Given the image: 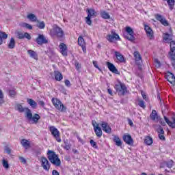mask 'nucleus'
<instances>
[{
    "instance_id": "nucleus-1",
    "label": "nucleus",
    "mask_w": 175,
    "mask_h": 175,
    "mask_svg": "<svg viewBox=\"0 0 175 175\" xmlns=\"http://www.w3.org/2000/svg\"><path fill=\"white\" fill-rule=\"evenodd\" d=\"M17 110L19 113H24L25 111V117L28 121H31V124H36L39 120H40V116L38 113L32 115V111L28 107L24 108L23 105L18 104L17 105Z\"/></svg>"
},
{
    "instance_id": "nucleus-2",
    "label": "nucleus",
    "mask_w": 175,
    "mask_h": 175,
    "mask_svg": "<svg viewBox=\"0 0 175 175\" xmlns=\"http://www.w3.org/2000/svg\"><path fill=\"white\" fill-rule=\"evenodd\" d=\"M48 159L55 166H61V160L58 157V155L53 150H48L47 152Z\"/></svg>"
},
{
    "instance_id": "nucleus-3",
    "label": "nucleus",
    "mask_w": 175,
    "mask_h": 175,
    "mask_svg": "<svg viewBox=\"0 0 175 175\" xmlns=\"http://www.w3.org/2000/svg\"><path fill=\"white\" fill-rule=\"evenodd\" d=\"M51 36H57V38H62L64 36V31L57 25H54L53 29L50 31Z\"/></svg>"
},
{
    "instance_id": "nucleus-4",
    "label": "nucleus",
    "mask_w": 175,
    "mask_h": 175,
    "mask_svg": "<svg viewBox=\"0 0 175 175\" xmlns=\"http://www.w3.org/2000/svg\"><path fill=\"white\" fill-rule=\"evenodd\" d=\"M114 88L120 96H124L126 94L127 88L125 83L119 82L118 84L114 85Z\"/></svg>"
},
{
    "instance_id": "nucleus-5",
    "label": "nucleus",
    "mask_w": 175,
    "mask_h": 175,
    "mask_svg": "<svg viewBox=\"0 0 175 175\" xmlns=\"http://www.w3.org/2000/svg\"><path fill=\"white\" fill-rule=\"evenodd\" d=\"M52 103L59 111H66V107L58 98H52Z\"/></svg>"
},
{
    "instance_id": "nucleus-6",
    "label": "nucleus",
    "mask_w": 175,
    "mask_h": 175,
    "mask_svg": "<svg viewBox=\"0 0 175 175\" xmlns=\"http://www.w3.org/2000/svg\"><path fill=\"white\" fill-rule=\"evenodd\" d=\"M126 33L124 34V37L125 38V39L130 40V42H135L136 38H135V36H133V34L135 33L133 29H132V28L130 27H126Z\"/></svg>"
},
{
    "instance_id": "nucleus-7",
    "label": "nucleus",
    "mask_w": 175,
    "mask_h": 175,
    "mask_svg": "<svg viewBox=\"0 0 175 175\" xmlns=\"http://www.w3.org/2000/svg\"><path fill=\"white\" fill-rule=\"evenodd\" d=\"M170 58L172 62V65L175 69V42H170V51L169 52Z\"/></svg>"
},
{
    "instance_id": "nucleus-8",
    "label": "nucleus",
    "mask_w": 175,
    "mask_h": 175,
    "mask_svg": "<svg viewBox=\"0 0 175 175\" xmlns=\"http://www.w3.org/2000/svg\"><path fill=\"white\" fill-rule=\"evenodd\" d=\"M49 131L52 136H53L54 139H55V140H57L58 143H61V142H62V139H61L59 131H58V129L55 128V126H50Z\"/></svg>"
},
{
    "instance_id": "nucleus-9",
    "label": "nucleus",
    "mask_w": 175,
    "mask_h": 175,
    "mask_svg": "<svg viewBox=\"0 0 175 175\" xmlns=\"http://www.w3.org/2000/svg\"><path fill=\"white\" fill-rule=\"evenodd\" d=\"M95 16V10L88 9V16L85 18L86 24L88 25H91L92 24V21H91V17Z\"/></svg>"
},
{
    "instance_id": "nucleus-10",
    "label": "nucleus",
    "mask_w": 175,
    "mask_h": 175,
    "mask_svg": "<svg viewBox=\"0 0 175 175\" xmlns=\"http://www.w3.org/2000/svg\"><path fill=\"white\" fill-rule=\"evenodd\" d=\"M120 40V36L117 34L115 31H111V34L107 36V40L111 43L114 42V40Z\"/></svg>"
},
{
    "instance_id": "nucleus-11",
    "label": "nucleus",
    "mask_w": 175,
    "mask_h": 175,
    "mask_svg": "<svg viewBox=\"0 0 175 175\" xmlns=\"http://www.w3.org/2000/svg\"><path fill=\"white\" fill-rule=\"evenodd\" d=\"M155 17L156 20H157V21H160L161 23L164 25V27L169 26V23L167 22V21H166V18H165V17H163L162 15L157 14Z\"/></svg>"
},
{
    "instance_id": "nucleus-12",
    "label": "nucleus",
    "mask_w": 175,
    "mask_h": 175,
    "mask_svg": "<svg viewBox=\"0 0 175 175\" xmlns=\"http://www.w3.org/2000/svg\"><path fill=\"white\" fill-rule=\"evenodd\" d=\"M165 79L170 83V84H172V85H175V76L174 74L168 72L165 75Z\"/></svg>"
},
{
    "instance_id": "nucleus-13",
    "label": "nucleus",
    "mask_w": 175,
    "mask_h": 175,
    "mask_svg": "<svg viewBox=\"0 0 175 175\" xmlns=\"http://www.w3.org/2000/svg\"><path fill=\"white\" fill-rule=\"evenodd\" d=\"M123 140L124 143L129 144V146H133V139L131 135H123Z\"/></svg>"
},
{
    "instance_id": "nucleus-14",
    "label": "nucleus",
    "mask_w": 175,
    "mask_h": 175,
    "mask_svg": "<svg viewBox=\"0 0 175 175\" xmlns=\"http://www.w3.org/2000/svg\"><path fill=\"white\" fill-rule=\"evenodd\" d=\"M107 66L110 72H112V73H116V75H120V71L117 70V68H116V66H114V64L107 62Z\"/></svg>"
},
{
    "instance_id": "nucleus-15",
    "label": "nucleus",
    "mask_w": 175,
    "mask_h": 175,
    "mask_svg": "<svg viewBox=\"0 0 175 175\" xmlns=\"http://www.w3.org/2000/svg\"><path fill=\"white\" fill-rule=\"evenodd\" d=\"M59 48L60 49V53L64 55V57H66L68 55V46H66V44L64 43H61L59 45Z\"/></svg>"
},
{
    "instance_id": "nucleus-16",
    "label": "nucleus",
    "mask_w": 175,
    "mask_h": 175,
    "mask_svg": "<svg viewBox=\"0 0 175 175\" xmlns=\"http://www.w3.org/2000/svg\"><path fill=\"white\" fill-rule=\"evenodd\" d=\"M144 29L146 32L147 36L150 38V39H152V38H154V31H152V29H151L148 25H145Z\"/></svg>"
},
{
    "instance_id": "nucleus-17",
    "label": "nucleus",
    "mask_w": 175,
    "mask_h": 175,
    "mask_svg": "<svg viewBox=\"0 0 175 175\" xmlns=\"http://www.w3.org/2000/svg\"><path fill=\"white\" fill-rule=\"evenodd\" d=\"M101 126L104 132H106V133H111V128L109 126V124H107V122H103Z\"/></svg>"
},
{
    "instance_id": "nucleus-18",
    "label": "nucleus",
    "mask_w": 175,
    "mask_h": 175,
    "mask_svg": "<svg viewBox=\"0 0 175 175\" xmlns=\"http://www.w3.org/2000/svg\"><path fill=\"white\" fill-rule=\"evenodd\" d=\"M134 57L135 58V64L137 65H142V55H140V53L138 51L134 52Z\"/></svg>"
},
{
    "instance_id": "nucleus-19",
    "label": "nucleus",
    "mask_w": 175,
    "mask_h": 175,
    "mask_svg": "<svg viewBox=\"0 0 175 175\" xmlns=\"http://www.w3.org/2000/svg\"><path fill=\"white\" fill-rule=\"evenodd\" d=\"M92 124H93V126L94 127V132L97 137H102V129H100V127H99L98 124L96 127H95L94 123H92Z\"/></svg>"
},
{
    "instance_id": "nucleus-20",
    "label": "nucleus",
    "mask_w": 175,
    "mask_h": 175,
    "mask_svg": "<svg viewBox=\"0 0 175 175\" xmlns=\"http://www.w3.org/2000/svg\"><path fill=\"white\" fill-rule=\"evenodd\" d=\"M36 42L39 46H42L44 43V36L43 34H39L38 38L36 39Z\"/></svg>"
},
{
    "instance_id": "nucleus-21",
    "label": "nucleus",
    "mask_w": 175,
    "mask_h": 175,
    "mask_svg": "<svg viewBox=\"0 0 175 175\" xmlns=\"http://www.w3.org/2000/svg\"><path fill=\"white\" fill-rule=\"evenodd\" d=\"M115 55H116L118 61H119V62H121V63L125 62V58L124 57V55H122V54H121V53H120L118 51H115Z\"/></svg>"
},
{
    "instance_id": "nucleus-22",
    "label": "nucleus",
    "mask_w": 175,
    "mask_h": 175,
    "mask_svg": "<svg viewBox=\"0 0 175 175\" xmlns=\"http://www.w3.org/2000/svg\"><path fill=\"white\" fill-rule=\"evenodd\" d=\"M27 102L31 106V107L33 108V109L38 107V103L35 100H33V99L27 98Z\"/></svg>"
},
{
    "instance_id": "nucleus-23",
    "label": "nucleus",
    "mask_w": 175,
    "mask_h": 175,
    "mask_svg": "<svg viewBox=\"0 0 175 175\" xmlns=\"http://www.w3.org/2000/svg\"><path fill=\"white\" fill-rule=\"evenodd\" d=\"M8 34L5 32L0 31V46L3 44V40H6Z\"/></svg>"
},
{
    "instance_id": "nucleus-24",
    "label": "nucleus",
    "mask_w": 175,
    "mask_h": 175,
    "mask_svg": "<svg viewBox=\"0 0 175 175\" xmlns=\"http://www.w3.org/2000/svg\"><path fill=\"white\" fill-rule=\"evenodd\" d=\"M113 142L115 143L116 146H118V147H121V146H122V142L121 141L120 137L117 135L114 136Z\"/></svg>"
},
{
    "instance_id": "nucleus-25",
    "label": "nucleus",
    "mask_w": 175,
    "mask_h": 175,
    "mask_svg": "<svg viewBox=\"0 0 175 175\" xmlns=\"http://www.w3.org/2000/svg\"><path fill=\"white\" fill-rule=\"evenodd\" d=\"M54 73H55V79L57 81H61V80L64 79L62 74H61L59 71H55Z\"/></svg>"
},
{
    "instance_id": "nucleus-26",
    "label": "nucleus",
    "mask_w": 175,
    "mask_h": 175,
    "mask_svg": "<svg viewBox=\"0 0 175 175\" xmlns=\"http://www.w3.org/2000/svg\"><path fill=\"white\" fill-rule=\"evenodd\" d=\"M21 144L25 148H29L31 146V143H29V141L24 139L21 140Z\"/></svg>"
},
{
    "instance_id": "nucleus-27",
    "label": "nucleus",
    "mask_w": 175,
    "mask_h": 175,
    "mask_svg": "<svg viewBox=\"0 0 175 175\" xmlns=\"http://www.w3.org/2000/svg\"><path fill=\"white\" fill-rule=\"evenodd\" d=\"M14 47H16V40L14 38H11L8 44V49H13Z\"/></svg>"
},
{
    "instance_id": "nucleus-28",
    "label": "nucleus",
    "mask_w": 175,
    "mask_h": 175,
    "mask_svg": "<svg viewBox=\"0 0 175 175\" xmlns=\"http://www.w3.org/2000/svg\"><path fill=\"white\" fill-rule=\"evenodd\" d=\"M28 54L30 55L31 58H33V59H38V54L33 50H28Z\"/></svg>"
},
{
    "instance_id": "nucleus-29",
    "label": "nucleus",
    "mask_w": 175,
    "mask_h": 175,
    "mask_svg": "<svg viewBox=\"0 0 175 175\" xmlns=\"http://www.w3.org/2000/svg\"><path fill=\"white\" fill-rule=\"evenodd\" d=\"M163 1H166L168 6L170 7V10H173V9H174L175 0H163Z\"/></svg>"
},
{
    "instance_id": "nucleus-30",
    "label": "nucleus",
    "mask_w": 175,
    "mask_h": 175,
    "mask_svg": "<svg viewBox=\"0 0 175 175\" xmlns=\"http://www.w3.org/2000/svg\"><path fill=\"white\" fill-rule=\"evenodd\" d=\"M144 143L146 146H151V144H152V138L150 136H146L144 139Z\"/></svg>"
},
{
    "instance_id": "nucleus-31",
    "label": "nucleus",
    "mask_w": 175,
    "mask_h": 175,
    "mask_svg": "<svg viewBox=\"0 0 175 175\" xmlns=\"http://www.w3.org/2000/svg\"><path fill=\"white\" fill-rule=\"evenodd\" d=\"M150 118L152 121H155L158 118V113H157L156 110H152V113H150Z\"/></svg>"
},
{
    "instance_id": "nucleus-32",
    "label": "nucleus",
    "mask_w": 175,
    "mask_h": 175,
    "mask_svg": "<svg viewBox=\"0 0 175 175\" xmlns=\"http://www.w3.org/2000/svg\"><path fill=\"white\" fill-rule=\"evenodd\" d=\"M27 18L29 20H30V21H32L33 23H35L36 21H37L38 18L36 17V16L33 14H29L27 15Z\"/></svg>"
},
{
    "instance_id": "nucleus-33",
    "label": "nucleus",
    "mask_w": 175,
    "mask_h": 175,
    "mask_svg": "<svg viewBox=\"0 0 175 175\" xmlns=\"http://www.w3.org/2000/svg\"><path fill=\"white\" fill-rule=\"evenodd\" d=\"M101 17L105 18V20H109L110 18V14L107 13L106 11H101L100 12Z\"/></svg>"
},
{
    "instance_id": "nucleus-34",
    "label": "nucleus",
    "mask_w": 175,
    "mask_h": 175,
    "mask_svg": "<svg viewBox=\"0 0 175 175\" xmlns=\"http://www.w3.org/2000/svg\"><path fill=\"white\" fill-rule=\"evenodd\" d=\"M164 120L165 122L167 124V125L170 126V128L175 129L174 123H173L172 122H170V120H169V118H167L166 116H164Z\"/></svg>"
},
{
    "instance_id": "nucleus-35",
    "label": "nucleus",
    "mask_w": 175,
    "mask_h": 175,
    "mask_svg": "<svg viewBox=\"0 0 175 175\" xmlns=\"http://www.w3.org/2000/svg\"><path fill=\"white\" fill-rule=\"evenodd\" d=\"M44 163L45 170H50V163H49V160L46 158H44Z\"/></svg>"
},
{
    "instance_id": "nucleus-36",
    "label": "nucleus",
    "mask_w": 175,
    "mask_h": 175,
    "mask_svg": "<svg viewBox=\"0 0 175 175\" xmlns=\"http://www.w3.org/2000/svg\"><path fill=\"white\" fill-rule=\"evenodd\" d=\"M3 92H2V90L0 89V106L5 103V100H3Z\"/></svg>"
},
{
    "instance_id": "nucleus-37",
    "label": "nucleus",
    "mask_w": 175,
    "mask_h": 175,
    "mask_svg": "<svg viewBox=\"0 0 175 175\" xmlns=\"http://www.w3.org/2000/svg\"><path fill=\"white\" fill-rule=\"evenodd\" d=\"M78 44L81 47H84V38L83 37H79Z\"/></svg>"
},
{
    "instance_id": "nucleus-38",
    "label": "nucleus",
    "mask_w": 175,
    "mask_h": 175,
    "mask_svg": "<svg viewBox=\"0 0 175 175\" xmlns=\"http://www.w3.org/2000/svg\"><path fill=\"white\" fill-rule=\"evenodd\" d=\"M16 36L18 39H24V32L22 31H16Z\"/></svg>"
},
{
    "instance_id": "nucleus-39",
    "label": "nucleus",
    "mask_w": 175,
    "mask_h": 175,
    "mask_svg": "<svg viewBox=\"0 0 175 175\" xmlns=\"http://www.w3.org/2000/svg\"><path fill=\"white\" fill-rule=\"evenodd\" d=\"M163 39V40H165V41L172 40V36H170V34L166 33H164V36Z\"/></svg>"
},
{
    "instance_id": "nucleus-40",
    "label": "nucleus",
    "mask_w": 175,
    "mask_h": 175,
    "mask_svg": "<svg viewBox=\"0 0 175 175\" xmlns=\"http://www.w3.org/2000/svg\"><path fill=\"white\" fill-rule=\"evenodd\" d=\"M138 105L139 106V107H142V109L146 108V103H144L143 100H139L138 101Z\"/></svg>"
},
{
    "instance_id": "nucleus-41",
    "label": "nucleus",
    "mask_w": 175,
    "mask_h": 175,
    "mask_svg": "<svg viewBox=\"0 0 175 175\" xmlns=\"http://www.w3.org/2000/svg\"><path fill=\"white\" fill-rule=\"evenodd\" d=\"M157 132L159 133V135H165V131H163V128H162L161 126H159L157 128Z\"/></svg>"
},
{
    "instance_id": "nucleus-42",
    "label": "nucleus",
    "mask_w": 175,
    "mask_h": 175,
    "mask_svg": "<svg viewBox=\"0 0 175 175\" xmlns=\"http://www.w3.org/2000/svg\"><path fill=\"white\" fill-rule=\"evenodd\" d=\"M22 27H23V28H27V29H32V25L28 23H23Z\"/></svg>"
},
{
    "instance_id": "nucleus-43",
    "label": "nucleus",
    "mask_w": 175,
    "mask_h": 175,
    "mask_svg": "<svg viewBox=\"0 0 175 175\" xmlns=\"http://www.w3.org/2000/svg\"><path fill=\"white\" fill-rule=\"evenodd\" d=\"M46 53L51 57V55H53L54 54V49H53V48H49V50L46 51Z\"/></svg>"
},
{
    "instance_id": "nucleus-44",
    "label": "nucleus",
    "mask_w": 175,
    "mask_h": 175,
    "mask_svg": "<svg viewBox=\"0 0 175 175\" xmlns=\"http://www.w3.org/2000/svg\"><path fill=\"white\" fill-rule=\"evenodd\" d=\"M3 166L5 167V169H9V163L8 161L5 159L3 160Z\"/></svg>"
},
{
    "instance_id": "nucleus-45",
    "label": "nucleus",
    "mask_w": 175,
    "mask_h": 175,
    "mask_svg": "<svg viewBox=\"0 0 175 175\" xmlns=\"http://www.w3.org/2000/svg\"><path fill=\"white\" fill-rule=\"evenodd\" d=\"M64 144L65 146H64V150H70V144H69V143H68V142L65 141L64 142Z\"/></svg>"
},
{
    "instance_id": "nucleus-46",
    "label": "nucleus",
    "mask_w": 175,
    "mask_h": 175,
    "mask_svg": "<svg viewBox=\"0 0 175 175\" xmlns=\"http://www.w3.org/2000/svg\"><path fill=\"white\" fill-rule=\"evenodd\" d=\"M10 96L12 98H14V96H16V91L14 90H11L9 91Z\"/></svg>"
},
{
    "instance_id": "nucleus-47",
    "label": "nucleus",
    "mask_w": 175,
    "mask_h": 175,
    "mask_svg": "<svg viewBox=\"0 0 175 175\" xmlns=\"http://www.w3.org/2000/svg\"><path fill=\"white\" fill-rule=\"evenodd\" d=\"M154 64L157 68H160L161 66V62L158 60V59H154Z\"/></svg>"
},
{
    "instance_id": "nucleus-48",
    "label": "nucleus",
    "mask_w": 175,
    "mask_h": 175,
    "mask_svg": "<svg viewBox=\"0 0 175 175\" xmlns=\"http://www.w3.org/2000/svg\"><path fill=\"white\" fill-rule=\"evenodd\" d=\"M90 144L92 147H94V148H98V146H96V142H95L93 139L90 140Z\"/></svg>"
},
{
    "instance_id": "nucleus-49",
    "label": "nucleus",
    "mask_w": 175,
    "mask_h": 175,
    "mask_svg": "<svg viewBox=\"0 0 175 175\" xmlns=\"http://www.w3.org/2000/svg\"><path fill=\"white\" fill-rule=\"evenodd\" d=\"M27 39L28 40H31V35L29 33H28L27 32L24 33V38Z\"/></svg>"
},
{
    "instance_id": "nucleus-50",
    "label": "nucleus",
    "mask_w": 175,
    "mask_h": 175,
    "mask_svg": "<svg viewBox=\"0 0 175 175\" xmlns=\"http://www.w3.org/2000/svg\"><path fill=\"white\" fill-rule=\"evenodd\" d=\"M5 151L6 152V154H8V155H10V154L12 153V149H10V148H9L8 146H5Z\"/></svg>"
},
{
    "instance_id": "nucleus-51",
    "label": "nucleus",
    "mask_w": 175,
    "mask_h": 175,
    "mask_svg": "<svg viewBox=\"0 0 175 175\" xmlns=\"http://www.w3.org/2000/svg\"><path fill=\"white\" fill-rule=\"evenodd\" d=\"M75 66L76 67L77 70H79V69H80V68H81V64H80V63H79V62H76L75 64Z\"/></svg>"
},
{
    "instance_id": "nucleus-52",
    "label": "nucleus",
    "mask_w": 175,
    "mask_h": 175,
    "mask_svg": "<svg viewBox=\"0 0 175 175\" xmlns=\"http://www.w3.org/2000/svg\"><path fill=\"white\" fill-rule=\"evenodd\" d=\"M37 27L40 29H43V28H44V23L43 22L40 23L38 25H37Z\"/></svg>"
},
{
    "instance_id": "nucleus-53",
    "label": "nucleus",
    "mask_w": 175,
    "mask_h": 175,
    "mask_svg": "<svg viewBox=\"0 0 175 175\" xmlns=\"http://www.w3.org/2000/svg\"><path fill=\"white\" fill-rule=\"evenodd\" d=\"M141 94L142 95L143 99H144V100H148V98H147V95H146V93H144V92L142 91Z\"/></svg>"
},
{
    "instance_id": "nucleus-54",
    "label": "nucleus",
    "mask_w": 175,
    "mask_h": 175,
    "mask_svg": "<svg viewBox=\"0 0 175 175\" xmlns=\"http://www.w3.org/2000/svg\"><path fill=\"white\" fill-rule=\"evenodd\" d=\"M93 65L94 67H96V69H98V70H100V68L98 66V62L97 61H93Z\"/></svg>"
},
{
    "instance_id": "nucleus-55",
    "label": "nucleus",
    "mask_w": 175,
    "mask_h": 175,
    "mask_svg": "<svg viewBox=\"0 0 175 175\" xmlns=\"http://www.w3.org/2000/svg\"><path fill=\"white\" fill-rule=\"evenodd\" d=\"M157 98L160 100V105L161 107V109L163 110V107L162 106V100L161 99V96H160L159 93L157 94Z\"/></svg>"
},
{
    "instance_id": "nucleus-56",
    "label": "nucleus",
    "mask_w": 175,
    "mask_h": 175,
    "mask_svg": "<svg viewBox=\"0 0 175 175\" xmlns=\"http://www.w3.org/2000/svg\"><path fill=\"white\" fill-rule=\"evenodd\" d=\"M166 166L168 167L169 169H172V167H173V163H172V161H169L166 163Z\"/></svg>"
},
{
    "instance_id": "nucleus-57",
    "label": "nucleus",
    "mask_w": 175,
    "mask_h": 175,
    "mask_svg": "<svg viewBox=\"0 0 175 175\" xmlns=\"http://www.w3.org/2000/svg\"><path fill=\"white\" fill-rule=\"evenodd\" d=\"M65 85H66V87H70V81L69 80H66L64 81Z\"/></svg>"
},
{
    "instance_id": "nucleus-58",
    "label": "nucleus",
    "mask_w": 175,
    "mask_h": 175,
    "mask_svg": "<svg viewBox=\"0 0 175 175\" xmlns=\"http://www.w3.org/2000/svg\"><path fill=\"white\" fill-rule=\"evenodd\" d=\"M159 137L160 140H166V139L165 138V135H163V134H159Z\"/></svg>"
},
{
    "instance_id": "nucleus-59",
    "label": "nucleus",
    "mask_w": 175,
    "mask_h": 175,
    "mask_svg": "<svg viewBox=\"0 0 175 175\" xmlns=\"http://www.w3.org/2000/svg\"><path fill=\"white\" fill-rule=\"evenodd\" d=\"M19 159H20V161H21V162L22 163H27V160H25V159H24V157H19Z\"/></svg>"
},
{
    "instance_id": "nucleus-60",
    "label": "nucleus",
    "mask_w": 175,
    "mask_h": 175,
    "mask_svg": "<svg viewBox=\"0 0 175 175\" xmlns=\"http://www.w3.org/2000/svg\"><path fill=\"white\" fill-rule=\"evenodd\" d=\"M128 122L130 126H133V122H132V120L128 119Z\"/></svg>"
},
{
    "instance_id": "nucleus-61",
    "label": "nucleus",
    "mask_w": 175,
    "mask_h": 175,
    "mask_svg": "<svg viewBox=\"0 0 175 175\" xmlns=\"http://www.w3.org/2000/svg\"><path fill=\"white\" fill-rule=\"evenodd\" d=\"M52 174H53V175H59V173H58V171L54 170L52 172Z\"/></svg>"
},
{
    "instance_id": "nucleus-62",
    "label": "nucleus",
    "mask_w": 175,
    "mask_h": 175,
    "mask_svg": "<svg viewBox=\"0 0 175 175\" xmlns=\"http://www.w3.org/2000/svg\"><path fill=\"white\" fill-rule=\"evenodd\" d=\"M107 92L109 94V95L113 96V90L111 89H107Z\"/></svg>"
},
{
    "instance_id": "nucleus-63",
    "label": "nucleus",
    "mask_w": 175,
    "mask_h": 175,
    "mask_svg": "<svg viewBox=\"0 0 175 175\" xmlns=\"http://www.w3.org/2000/svg\"><path fill=\"white\" fill-rule=\"evenodd\" d=\"M43 159H44V157H42V160H41L42 166V167L44 168V161H43Z\"/></svg>"
},
{
    "instance_id": "nucleus-64",
    "label": "nucleus",
    "mask_w": 175,
    "mask_h": 175,
    "mask_svg": "<svg viewBox=\"0 0 175 175\" xmlns=\"http://www.w3.org/2000/svg\"><path fill=\"white\" fill-rule=\"evenodd\" d=\"M72 152H74V154H79V151L76 149H72Z\"/></svg>"
}]
</instances>
